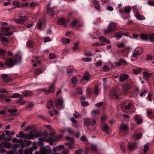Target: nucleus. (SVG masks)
I'll list each match as a JSON object with an SVG mask.
<instances>
[{"instance_id": "nucleus-22", "label": "nucleus", "mask_w": 154, "mask_h": 154, "mask_svg": "<svg viewBox=\"0 0 154 154\" xmlns=\"http://www.w3.org/2000/svg\"><path fill=\"white\" fill-rule=\"evenodd\" d=\"M34 44L33 42L31 40H29L27 43V46L29 48H32L34 46Z\"/></svg>"}, {"instance_id": "nucleus-60", "label": "nucleus", "mask_w": 154, "mask_h": 154, "mask_svg": "<svg viewBox=\"0 0 154 154\" xmlns=\"http://www.w3.org/2000/svg\"><path fill=\"white\" fill-rule=\"evenodd\" d=\"M117 46L118 48H122L125 47V45L123 43L121 42Z\"/></svg>"}, {"instance_id": "nucleus-38", "label": "nucleus", "mask_w": 154, "mask_h": 154, "mask_svg": "<svg viewBox=\"0 0 154 154\" xmlns=\"http://www.w3.org/2000/svg\"><path fill=\"white\" fill-rule=\"evenodd\" d=\"M21 96V95L17 93H14L12 96H11L10 97L12 98H16L19 97H20Z\"/></svg>"}, {"instance_id": "nucleus-55", "label": "nucleus", "mask_w": 154, "mask_h": 154, "mask_svg": "<svg viewBox=\"0 0 154 154\" xmlns=\"http://www.w3.org/2000/svg\"><path fill=\"white\" fill-rule=\"evenodd\" d=\"M82 60L85 61L86 62H90L91 60V59L89 57L84 58L82 59Z\"/></svg>"}, {"instance_id": "nucleus-8", "label": "nucleus", "mask_w": 154, "mask_h": 154, "mask_svg": "<svg viewBox=\"0 0 154 154\" xmlns=\"http://www.w3.org/2000/svg\"><path fill=\"white\" fill-rule=\"evenodd\" d=\"M22 93L23 95L25 97H31L33 95V93L30 91L26 90L23 91Z\"/></svg>"}, {"instance_id": "nucleus-17", "label": "nucleus", "mask_w": 154, "mask_h": 154, "mask_svg": "<svg viewBox=\"0 0 154 154\" xmlns=\"http://www.w3.org/2000/svg\"><path fill=\"white\" fill-rule=\"evenodd\" d=\"M108 27L112 31L116 29V24L114 23H110Z\"/></svg>"}, {"instance_id": "nucleus-9", "label": "nucleus", "mask_w": 154, "mask_h": 154, "mask_svg": "<svg viewBox=\"0 0 154 154\" xmlns=\"http://www.w3.org/2000/svg\"><path fill=\"white\" fill-rule=\"evenodd\" d=\"M68 22V20H64L62 18H61L57 20V23L60 25H66Z\"/></svg>"}, {"instance_id": "nucleus-52", "label": "nucleus", "mask_w": 154, "mask_h": 154, "mask_svg": "<svg viewBox=\"0 0 154 154\" xmlns=\"http://www.w3.org/2000/svg\"><path fill=\"white\" fill-rule=\"evenodd\" d=\"M55 57V55L53 53H50L49 54V57L50 59H54Z\"/></svg>"}, {"instance_id": "nucleus-6", "label": "nucleus", "mask_w": 154, "mask_h": 154, "mask_svg": "<svg viewBox=\"0 0 154 154\" xmlns=\"http://www.w3.org/2000/svg\"><path fill=\"white\" fill-rule=\"evenodd\" d=\"M5 64L7 66H9L10 67H12L15 64L13 60L11 58H9L8 60H6L5 62Z\"/></svg>"}, {"instance_id": "nucleus-23", "label": "nucleus", "mask_w": 154, "mask_h": 154, "mask_svg": "<svg viewBox=\"0 0 154 154\" xmlns=\"http://www.w3.org/2000/svg\"><path fill=\"white\" fill-rule=\"evenodd\" d=\"M44 71L42 69L38 68L35 69L34 72L36 75H38L43 73Z\"/></svg>"}, {"instance_id": "nucleus-14", "label": "nucleus", "mask_w": 154, "mask_h": 154, "mask_svg": "<svg viewBox=\"0 0 154 154\" xmlns=\"http://www.w3.org/2000/svg\"><path fill=\"white\" fill-rule=\"evenodd\" d=\"M76 71V69L73 66H70L67 68L66 72L68 73H69Z\"/></svg>"}, {"instance_id": "nucleus-57", "label": "nucleus", "mask_w": 154, "mask_h": 154, "mask_svg": "<svg viewBox=\"0 0 154 154\" xmlns=\"http://www.w3.org/2000/svg\"><path fill=\"white\" fill-rule=\"evenodd\" d=\"M56 147V149L58 151L60 150L63 148L64 147V146L63 145H58Z\"/></svg>"}, {"instance_id": "nucleus-48", "label": "nucleus", "mask_w": 154, "mask_h": 154, "mask_svg": "<svg viewBox=\"0 0 154 154\" xmlns=\"http://www.w3.org/2000/svg\"><path fill=\"white\" fill-rule=\"evenodd\" d=\"M72 82L73 84H75L77 82V79L75 77H73L72 79Z\"/></svg>"}, {"instance_id": "nucleus-13", "label": "nucleus", "mask_w": 154, "mask_h": 154, "mask_svg": "<svg viewBox=\"0 0 154 154\" xmlns=\"http://www.w3.org/2000/svg\"><path fill=\"white\" fill-rule=\"evenodd\" d=\"M0 145H2V147L8 149L11 148V143L10 142H2Z\"/></svg>"}, {"instance_id": "nucleus-47", "label": "nucleus", "mask_w": 154, "mask_h": 154, "mask_svg": "<svg viewBox=\"0 0 154 154\" xmlns=\"http://www.w3.org/2000/svg\"><path fill=\"white\" fill-rule=\"evenodd\" d=\"M119 63L121 64H123V65H127V63L126 61L124 59H121L119 60Z\"/></svg>"}, {"instance_id": "nucleus-3", "label": "nucleus", "mask_w": 154, "mask_h": 154, "mask_svg": "<svg viewBox=\"0 0 154 154\" xmlns=\"http://www.w3.org/2000/svg\"><path fill=\"white\" fill-rule=\"evenodd\" d=\"M12 20L18 24H21L25 21L26 20V16H22L20 17L18 19L14 18H13Z\"/></svg>"}, {"instance_id": "nucleus-61", "label": "nucleus", "mask_w": 154, "mask_h": 154, "mask_svg": "<svg viewBox=\"0 0 154 154\" xmlns=\"http://www.w3.org/2000/svg\"><path fill=\"white\" fill-rule=\"evenodd\" d=\"M24 141L25 142V144L26 145H30L32 143L31 141L28 140H25Z\"/></svg>"}, {"instance_id": "nucleus-37", "label": "nucleus", "mask_w": 154, "mask_h": 154, "mask_svg": "<svg viewBox=\"0 0 154 154\" xmlns=\"http://www.w3.org/2000/svg\"><path fill=\"white\" fill-rule=\"evenodd\" d=\"M9 30L10 28L9 27H3L1 28L2 31L3 32H7Z\"/></svg>"}, {"instance_id": "nucleus-32", "label": "nucleus", "mask_w": 154, "mask_h": 154, "mask_svg": "<svg viewBox=\"0 0 154 154\" xmlns=\"http://www.w3.org/2000/svg\"><path fill=\"white\" fill-rule=\"evenodd\" d=\"M62 41L64 44H69L70 42V39L67 38H63L62 39Z\"/></svg>"}, {"instance_id": "nucleus-2", "label": "nucleus", "mask_w": 154, "mask_h": 154, "mask_svg": "<svg viewBox=\"0 0 154 154\" xmlns=\"http://www.w3.org/2000/svg\"><path fill=\"white\" fill-rule=\"evenodd\" d=\"M51 152V149L43 147L41 149L40 152H36L35 154H47V153L50 154Z\"/></svg>"}, {"instance_id": "nucleus-24", "label": "nucleus", "mask_w": 154, "mask_h": 154, "mask_svg": "<svg viewBox=\"0 0 154 154\" xmlns=\"http://www.w3.org/2000/svg\"><path fill=\"white\" fill-rule=\"evenodd\" d=\"M136 122L138 124H140L143 122V119L139 116H137L136 117Z\"/></svg>"}, {"instance_id": "nucleus-54", "label": "nucleus", "mask_w": 154, "mask_h": 154, "mask_svg": "<svg viewBox=\"0 0 154 154\" xmlns=\"http://www.w3.org/2000/svg\"><path fill=\"white\" fill-rule=\"evenodd\" d=\"M43 24V23L42 22L41 20H40L38 23V28L39 29H41L42 28V26Z\"/></svg>"}, {"instance_id": "nucleus-11", "label": "nucleus", "mask_w": 154, "mask_h": 154, "mask_svg": "<svg viewBox=\"0 0 154 154\" xmlns=\"http://www.w3.org/2000/svg\"><path fill=\"white\" fill-rule=\"evenodd\" d=\"M128 76L126 74H122L119 79V81L121 82H123L128 79Z\"/></svg>"}, {"instance_id": "nucleus-19", "label": "nucleus", "mask_w": 154, "mask_h": 154, "mask_svg": "<svg viewBox=\"0 0 154 154\" xmlns=\"http://www.w3.org/2000/svg\"><path fill=\"white\" fill-rule=\"evenodd\" d=\"M140 55V53L139 51L136 49L134 50L132 52V56L133 57H136Z\"/></svg>"}, {"instance_id": "nucleus-46", "label": "nucleus", "mask_w": 154, "mask_h": 154, "mask_svg": "<svg viewBox=\"0 0 154 154\" xmlns=\"http://www.w3.org/2000/svg\"><path fill=\"white\" fill-rule=\"evenodd\" d=\"M112 32V31L108 27L104 31V32L105 34H108L109 33H110L111 32Z\"/></svg>"}, {"instance_id": "nucleus-50", "label": "nucleus", "mask_w": 154, "mask_h": 154, "mask_svg": "<svg viewBox=\"0 0 154 154\" xmlns=\"http://www.w3.org/2000/svg\"><path fill=\"white\" fill-rule=\"evenodd\" d=\"M76 93L79 94L81 95L82 94V91L81 88H78L76 89Z\"/></svg>"}, {"instance_id": "nucleus-59", "label": "nucleus", "mask_w": 154, "mask_h": 154, "mask_svg": "<svg viewBox=\"0 0 154 154\" xmlns=\"http://www.w3.org/2000/svg\"><path fill=\"white\" fill-rule=\"evenodd\" d=\"M102 64V62L101 60L98 61L95 63V65L97 67L100 66Z\"/></svg>"}, {"instance_id": "nucleus-27", "label": "nucleus", "mask_w": 154, "mask_h": 154, "mask_svg": "<svg viewBox=\"0 0 154 154\" xmlns=\"http://www.w3.org/2000/svg\"><path fill=\"white\" fill-rule=\"evenodd\" d=\"M151 42H154V34H149V39Z\"/></svg>"}, {"instance_id": "nucleus-63", "label": "nucleus", "mask_w": 154, "mask_h": 154, "mask_svg": "<svg viewBox=\"0 0 154 154\" xmlns=\"http://www.w3.org/2000/svg\"><path fill=\"white\" fill-rule=\"evenodd\" d=\"M103 104V102H100L97 103L96 106L97 107H100Z\"/></svg>"}, {"instance_id": "nucleus-7", "label": "nucleus", "mask_w": 154, "mask_h": 154, "mask_svg": "<svg viewBox=\"0 0 154 154\" xmlns=\"http://www.w3.org/2000/svg\"><path fill=\"white\" fill-rule=\"evenodd\" d=\"M1 77L4 82H8L11 81L12 79L9 77L8 75L5 74H3L1 75Z\"/></svg>"}, {"instance_id": "nucleus-44", "label": "nucleus", "mask_w": 154, "mask_h": 154, "mask_svg": "<svg viewBox=\"0 0 154 154\" xmlns=\"http://www.w3.org/2000/svg\"><path fill=\"white\" fill-rule=\"evenodd\" d=\"M98 38L99 39L100 41V42H105V41H106V38L103 36L99 37Z\"/></svg>"}, {"instance_id": "nucleus-12", "label": "nucleus", "mask_w": 154, "mask_h": 154, "mask_svg": "<svg viewBox=\"0 0 154 154\" xmlns=\"http://www.w3.org/2000/svg\"><path fill=\"white\" fill-rule=\"evenodd\" d=\"M143 74L144 79L145 80H147L152 75L151 73H149L146 72H143Z\"/></svg>"}, {"instance_id": "nucleus-21", "label": "nucleus", "mask_w": 154, "mask_h": 154, "mask_svg": "<svg viewBox=\"0 0 154 154\" xmlns=\"http://www.w3.org/2000/svg\"><path fill=\"white\" fill-rule=\"evenodd\" d=\"M127 34L126 33H123L122 32H120L117 33L115 35L116 37L119 38H121L123 35L126 36Z\"/></svg>"}, {"instance_id": "nucleus-10", "label": "nucleus", "mask_w": 154, "mask_h": 154, "mask_svg": "<svg viewBox=\"0 0 154 154\" xmlns=\"http://www.w3.org/2000/svg\"><path fill=\"white\" fill-rule=\"evenodd\" d=\"M101 128L102 131L105 132L106 134H108L109 133V131H108V127L106 124L103 123L101 126Z\"/></svg>"}, {"instance_id": "nucleus-56", "label": "nucleus", "mask_w": 154, "mask_h": 154, "mask_svg": "<svg viewBox=\"0 0 154 154\" xmlns=\"http://www.w3.org/2000/svg\"><path fill=\"white\" fill-rule=\"evenodd\" d=\"M78 44L79 43L78 42L75 43L73 47V49L74 50H76L78 48Z\"/></svg>"}, {"instance_id": "nucleus-49", "label": "nucleus", "mask_w": 154, "mask_h": 154, "mask_svg": "<svg viewBox=\"0 0 154 154\" xmlns=\"http://www.w3.org/2000/svg\"><path fill=\"white\" fill-rule=\"evenodd\" d=\"M125 12L126 13H128L130 12V8L129 7H125L124 8Z\"/></svg>"}, {"instance_id": "nucleus-51", "label": "nucleus", "mask_w": 154, "mask_h": 154, "mask_svg": "<svg viewBox=\"0 0 154 154\" xmlns=\"http://www.w3.org/2000/svg\"><path fill=\"white\" fill-rule=\"evenodd\" d=\"M142 136V134L141 133H140L135 135L134 136V137L137 139H139Z\"/></svg>"}, {"instance_id": "nucleus-5", "label": "nucleus", "mask_w": 154, "mask_h": 154, "mask_svg": "<svg viewBox=\"0 0 154 154\" xmlns=\"http://www.w3.org/2000/svg\"><path fill=\"white\" fill-rule=\"evenodd\" d=\"M23 138L24 139H33L35 138V133L34 132H31L29 134L25 133L23 134Z\"/></svg>"}, {"instance_id": "nucleus-39", "label": "nucleus", "mask_w": 154, "mask_h": 154, "mask_svg": "<svg viewBox=\"0 0 154 154\" xmlns=\"http://www.w3.org/2000/svg\"><path fill=\"white\" fill-rule=\"evenodd\" d=\"M34 106V104L33 103L31 102L28 103L27 104V105L26 107V108L27 109H30L33 108Z\"/></svg>"}, {"instance_id": "nucleus-64", "label": "nucleus", "mask_w": 154, "mask_h": 154, "mask_svg": "<svg viewBox=\"0 0 154 154\" xmlns=\"http://www.w3.org/2000/svg\"><path fill=\"white\" fill-rule=\"evenodd\" d=\"M7 154H17L16 151H10L7 152Z\"/></svg>"}, {"instance_id": "nucleus-25", "label": "nucleus", "mask_w": 154, "mask_h": 154, "mask_svg": "<svg viewBox=\"0 0 154 154\" xmlns=\"http://www.w3.org/2000/svg\"><path fill=\"white\" fill-rule=\"evenodd\" d=\"M54 104L52 100H49L47 103V107L48 109H50L53 106Z\"/></svg>"}, {"instance_id": "nucleus-33", "label": "nucleus", "mask_w": 154, "mask_h": 154, "mask_svg": "<svg viewBox=\"0 0 154 154\" xmlns=\"http://www.w3.org/2000/svg\"><path fill=\"white\" fill-rule=\"evenodd\" d=\"M63 132H67L69 134H73L74 133L73 131L71 129L69 128L65 129Z\"/></svg>"}, {"instance_id": "nucleus-42", "label": "nucleus", "mask_w": 154, "mask_h": 154, "mask_svg": "<svg viewBox=\"0 0 154 154\" xmlns=\"http://www.w3.org/2000/svg\"><path fill=\"white\" fill-rule=\"evenodd\" d=\"M73 116L76 118H78V117H82L81 115H80L79 112L75 111V113L73 114Z\"/></svg>"}, {"instance_id": "nucleus-53", "label": "nucleus", "mask_w": 154, "mask_h": 154, "mask_svg": "<svg viewBox=\"0 0 154 154\" xmlns=\"http://www.w3.org/2000/svg\"><path fill=\"white\" fill-rule=\"evenodd\" d=\"M17 112V110L16 109H9L8 110V112H10L11 114H13Z\"/></svg>"}, {"instance_id": "nucleus-34", "label": "nucleus", "mask_w": 154, "mask_h": 154, "mask_svg": "<svg viewBox=\"0 0 154 154\" xmlns=\"http://www.w3.org/2000/svg\"><path fill=\"white\" fill-rule=\"evenodd\" d=\"M141 69L140 68H138L137 69H133V72L134 74H138L141 71Z\"/></svg>"}, {"instance_id": "nucleus-31", "label": "nucleus", "mask_w": 154, "mask_h": 154, "mask_svg": "<svg viewBox=\"0 0 154 154\" xmlns=\"http://www.w3.org/2000/svg\"><path fill=\"white\" fill-rule=\"evenodd\" d=\"M111 95L114 99H117L118 97V93L115 91H113Z\"/></svg>"}, {"instance_id": "nucleus-16", "label": "nucleus", "mask_w": 154, "mask_h": 154, "mask_svg": "<svg viewBox=\"0 0 154 154\" xmlns=\"http://www.w3.org/2000/svg\"><path fill=\"white\" fill-rule=\"evenodd\" d=\"M131 88V86L128 84H126L123 85L122 88L125 91H127Z\"/></svg>"}, {"instance_id": "nucleus-30", "label": "nucleus", "mask_w": 154, "mask_h": 154, "mask_svg": "<svg viewBox=\"0 0 154 154\" xmlns=\"http://www.w3.org/2000/svg\"><path fill=\"white\" fill-rule=\"evenodd\" d=\"M15 62L16 63H20L21 61V57L20 56L17 54L15 55Z\"/></svg>"}, {"instance_id": "nucleus-1", "label": "nucleus", "mask_w": 154, "mask_h": 154, "mask_svg": "<svg viewBox=\"0 0 154 154\" xmlns=\"http://www.w3.org/2000/svg\"><path fill=\"white\" fill-rule=\"evenodd\" d=\"M51 5L50 3L48 4L46 6L47 8V13L50 16H52L54 15V10H56L57 9L55 7H49V6Z\"/></svg>"}, {"instance_id": "nucleus-45", "label": "nucleus", "mask_w": 154, "mask_h": 154, "mask_svg": "<svg viewBox=\"0 0 154 154\" xmlns=\"http://www.w3.org/2000/svg\"><path fill=\"white\" fill-rule=\"evenodd\" d=\"M5 131L6 134L8 136L13 135L14 134V133L11 131Z\"/></svg>"}, {"instance_id": "nucleus-18", "label": "nucleus", "mask_w": 154, "mask_h": 154, "mask_svg": "<svg viewBox=\"0 0 154 154\" xmlns=\"http://www.w3.org/2000/svg\"><path fill=\"white\" fill-rule=\"evenodd\" d=\"M140 37L141 39L144 40H148L149 39V34H140Z\"/></svg>"}, {"instance_id": "nucleus-15", "label": "nucleus", "mask_w": 154, "mask_h": 154, "mask_svg": "<svg viewBox=\"0 0 154 154\" xmlns=\"http://www.w3.org/2000/svg\"><path fill=\"white\" fill-rule=\"evenodd\" d=\"M134 15L135 17L137 18L140 20H144L145 18V17L143 15H140L138 13H135Z\"/></svg>"}, {"instance_id": "nucleus-28", "label": "nucleus", "mask_w": 154, "mask_h": 154, "mask_svg": "<svg viewBox=\"0 0 154 154\" xmlns=\"http://www.w3.org/2000/svg\"><path fill=\"white\" fill-rule=\"evenodd\" d=\"M93 3L94 5V6L95 8L97 10L100 9V5L98 4V2L97 0H94Z\"/></svg>"}, {"instance_id": "nucleus-62", "label": "nucleus", "mask_w": 154, "mask_h": 154, "mask_svg": "<svg viewBox=\"0 0 154 154\" xmlns=\"http://www.w3.org/2000/svg\"><path fill=\"white\" fill-rule=\"evenodd\" d=\"M1 41L2 42H5L7 43L8 42V40L7 38L6 37H2L1 38Z\"/></svg>"}, {"instance_id": "nucleus-26", "label": "nucleus", "mask_w": 154, "mask_h": 154, "mask_svg": "<svg viewBox=\"0 0 154 154\" xmlns=\"http://www.w3.org/2000/svg\"><path fill=\"white\" fill-rule=\"evenodd\" d=\"M55 86L53 85H51L49 87V89L48 91V94L49 93H52L54 91L55 89Z\"/></svg>"}, {"instance_id": "nucleus-58", "label": "nucleus", "mask_w": 154, "mask_h": 154, "mask_svg": "<svg viewBox=\"0 0 154 154\" xmlns=\"http://www.w3.org/2000/svg\"><path fill=\"white\" fill-rule=\"evenodd\" d=\"M81 105L84 106H87L88 105V102L87 101H83L81 102Z\"/></svg>"}, {"instance_id": "nucleus-4", "label": "nucleus", "mask_w": 154, "mask_h": 154, "mask_svg": "<svg viewBox=\"0 0 154 154\" xmlns=\"http://www.w3.org/2000/svg\"><path fill=\"white\" fill-rule=\"evenodd\" d=\"M63 101L62 99L59 98L55 101V106L57 108L63 109Z\"/></svg>"}, {"instance_id": "nucleus-29", "label": "nucleus", "mask_w": 154, "mask_h": 154, "mask_svg": "<svg viewBox=\"0 0 154 154\" xmlns=\"http://www.w3.org/2000/svg\"><path fill=\"white\" fill-rule=\"evenodd\" d=\"M66 139L69 140L71 143V145H73L74 143V139L73 137H66Z\"/></svg>"}, {"instance_id": "nucleus-20", "label": "nucleus", "mask_w": 154, "mask_h": 154, "mask_svg": "<svg viewBox=\"0 0 154 154\" xmlns=\"http://www.w3.org/2000/svg\"><path fill=\"white\" fill-rule=\"evenodd\" d=\"M84 124L85 126H88L91 124V122L89 119L86 118L84 119Z\"/></svg>"}, {"instance_id": "nucleus-40", "label": "nucleus", "mask_w": 154, "mask_h": 154, "mask_svg": "<svg viewBox=\"0 0 154 154\" xmlns=\"http://www.w3.org/2000/svg\"><path fill=\"white\" fill-rule=\"evenodd\" d=\"M149 143H146L144 146L143 148V151L145 152H146L147 151L148 149L149 148Z\"/></svg>"}, {"instance_id": "nucleus-41", "label": "nucleus", "mask_w": 154, "mask_h": 154, "mask_svg": "<svg viewBox=\"0 0 154 154\" xmlns=\"http://www.w3.org/2000/svg\"><path fill=\"white\" fill-rule=\"evenodd\" d=\"M100 92L99 90L98 86H96L94 89V94L98 95Z\"/></svg>"}, {"instance_id": "nucleus-43", "label": "nucleus", "mask_w": 154, "mask_h": 154, "mask_svg": "<svg viewBox=\"0 0 154 154\" xmlns=\"http://www.w3.org/2000/svg\"><path fill=\"white\" fill-rule=\"evenodd\" d=\"M136 148V147L135 146V144H134L130 145L128 147V149L131 151L133 150Z\"/></svg>"}, {"instance_id": "nucleus-36", "label": "nucleus", "mask_w": 154, "mask_h": 154, "mask_svg": "<svg viewBox=\"0 0 154 154\" xmlns=\"http://www.w3.org/2000/svg\"><path fill=\"white\" fill-rule=\"evenodd\" d=\"M38 5V4L37 2H33L30 3L29 6L30 8H33L35 7Z\"/></svg>"}, {"instance_id": "nucleus-35", "label": "nucleus", "mask_w": 154, "mask_h": 154, "mask_svg": "<svg viewBox=\"0 0 154 154\" xmlns=\"http://www.w3.org/2000/svg\"><path fill=\"white\" fill-rule=\"evenodd\" d=\"M120 128L121 130L125 131L127 129V125L125 124H122L121 125Z\"/></svg>"}]
</instances>
